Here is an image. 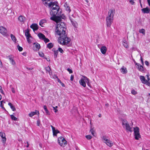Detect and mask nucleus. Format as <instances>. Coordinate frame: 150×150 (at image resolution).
I'll use <instances>...</instances> for the list:
<instances>
[{
    "mask_svg": "<svg viewBox=\"0 0 150 150\" xmlns=\"http://www.w3.org/2000/svg\"><path fill=\"white\" fill-rule=\"evenodd\" d=\"M57 23L55 30V34L60 36L58 38V42L62 45H66L70 41V39L67 36L66 28L62 19H52Z\"/></svg>",
    "mask_w": 150,
    "mask_h": 150,
    "instance_id": "nucleus-1",
    "label": "nucleus"
},
{
    "mask_svg": "<svg viewBox=\"0 0 150 150\" xmlns=\"http://www.w3.org/2000/svg\"><path fill=\"white\" fill-rule=\"evenodd\" d=\"M42 3L46 6H48L50 8L52 6L51 9L50 14H52L53 16L57 14V10L59 9V7L57 5V2L55 1L54 2H51L50 3L48 4L47 2L50 1V0H41Z\"/></svg>",
    "mask_w": 150,
    "mask_h": 150,
    "instance_id": "nucleus-2",
    "label": "nucleus"
},
{
    "mask_svg": "<svg viewBox=\"0 0 150 150\" xmlns=\"http://www.w3.org/2000/svg\"><path fill=\"white\" fill-rule=\"evenodd\" d=\"M133 131L135 139L136 140H139V139L141 137V136L139 133V128L137 127H134Z\"/></svg>",
    "mask_w": 150,
    "mask_h": 150,
    "instance_id": "nucleus-3",
    "label": "nucleus"
},
{
    "mask_svg": "<svg viewBox=\"0 0 150 150\" xmlns=\"http://www.w3.org/2000/svg\"><path fill=\"white\" fill-rule=\"evenodd\" d=\"M122 125L124 128H125L127 132H131V127L128 122L125 119L122 120Z\"/></svg>",
    "mask_w": 150,
    "mask_h": 150,
    "instance_id": "nucleus-4",
    "label": "nucleus"
},
{
    "mask_svg": "<svg viewBox=\"0 0 150 150\" xmlns=\"http://www.w3.org/2000/svg\"><path fill=\"white\" fill-rule=\"evenodd\" d=\"M59 8L57 10V14L55 15V16H53L52 14H50L51 16L50 18V19H64L66 18L64 14H57L58 12L59 11Z\"/></svg>",
    "mask_w": 150,
    "mask_h": 150,
    "instance_id": "nucleus-5",
    "label": "nucleus"
},
{
    "mask_svg": "<svg viewBox=\"0 0 150 150\" xmlns=\"http://www.w3.org/2000/svg\"><path fill=\"white\" fill-rule=\"evenodd\" d=\"M58 141L59 144L61 146H64L67 144V142L65 139L63 137H60L58 138Z\"/></svg>",
    "mask_w": 150,
    "mask_h": 150,
    "instance_id": "nucleus-6",
    "label": "nucleus"
},
{
    "mask_svg": "<svg viewBox=\"0 0 150 150\" xmlns=\"http://www.w3.org/2000/svg\"><path fill=\"white\" fill-rule=\"evenodd\" d=\"M103 142L105 143L109 147H111L113 145V143L108 140L105 136H103L102 138Z\"/></svg>",
    "mask_w": 150,
    "mask_h": 150,
    "instance_id": "nucleus-7",
    "label": "nucleus"
},
{
    "mask_svg": "<svg viewBox=\"0 0 150 150\" xmlns=\"http://www.w3.org/2000/svg\"><path fill=\"white\" fill-rule=\"evenodd\" d=\"M115 12V10L113 8L110 9L108 12V16L107 19H112Z\"/></svg>",
    "mask_w": 150,
    "mask_h": 150,
    "instance_id": "nucleus-8",
    "label": "nucleus"
},
{
    "mask_svg": "<svg viewBox=\"0 0 150 150\" xmlns=\"http://www.w3.org/2000/svg\"><path fill=\"white\" fill-rule=\"evenodd\" d=\"M84 79H81L79 80V83L83 87H85L86 86V83L84 81V80L87 81L88 83L89 79L86 76H84Z\"/></svg>",
    "mask_w": 150,
    "mask_h": 150,
    "instance_id": "nucleus-9",
    "label": "nucleus"
},
{
    "mask_svg": "<svg viewBox=\"0 0 150 150\" xmlns=\"http://www.w3.org/2000/svg\"><path fill=\"white\" fill-rule=\"evenodd\" d=\"M0 33L4 36L7 35V30L6 28L2 26H0Z\"/></svg>",
    "mask_w": 150,
    "mask_h": 150,
    "instance_id": "nucleus-10",
    "label": "nucleus"
},
{
    "mask_svg": "<svg viewBox=\"0 0 150 150\" xmlns=\"http://www.w3.org/2000/svg\"><path fill=\"white\" fill-rule=\"evenodd\" d=\"M136 65H137V68L139 71L143 73L146 72V69L141 64L136 63Z\"/></svg>",
    "mask_w": 150,
    "mask_h": 150,
    "instance_id": "nucleus-11",
    "label": "nucleus"
},
{
    "mask_svg": "<svg viewBox=\"0 0 150 150\" xmlns=\"http://www.w3.org/2000/svg\"><path fill=\"white\" fill-rule=\"evenodd\" d=\"M0 136L1 137L2 139L1 140L2 142L5 144L6 141V135L5 133L3 132H0Z\"/></svg>",
    "mask_w": 150,
    "mask_h": 150,
    "instance_id": "nucleus-12",
    "label": "nucleus"
},
{
    "mask_svg": "<svg viewBox=\"0 0 150 150\" xmlns=\"http://www.w3.org/2000/svg\"><path fill=\"white\" fill-rule=\"evenodd\" d=\"M64 6L65 7L66 11H67L68 13H69L71 11V10L70 9L69 5L67 4V2L64 3Z\"/></svg>",
    "mask_w": 150,
    "mask_h": 150,
    "instance_id": "nucleus-13",
    "label": "nucleus"
},
{
    "mask_svg": "<svg viewBox=\"0 0 150 150\" xmlns=\"http://www.w3.org/2000/svg\"><path fill=\"white\" fill-rule=\"evenodd\" d=\"M101 53L103 54H105L107 51V48L106 46H103L100 48Z\"/></svg>",
    "mask_w": 150,
    "mask_h": 150,
    "instance_id": "nucleus-14",
    "label": "nucleus"
},
{
    "mask_svg": "<svg viewBox=\"0 0 150 150\" xmlns=\"http://www.w3.org/2000/svg\"><path fill=\"white\" fill-rule=\"evenodd\" d=\"M140 79L142 83L146 84L147 83V80L145 79L144 76H140Z\"/></svg>",
    "mask_w": 150,
    "mask_h": 150,
    "instance_id": "nucleus-15",
    "label": "nucleus"
},
{
    "mask_svg": "<svg viewBox=\"0 0 150 150\" xmlns=\"http://www.w3.org/2000/svg\"><path fill=\"white\" fill-rule=\"evenodd\" d=\"M30 27L33 29L34 31L37 30L38 29V25L36 24H32L30 26Z\"/></svg>",
    "mask_w": 150,
    "mask_h": 150,
    "instance_id": "nucleus-16",
    "label": "nucleus"
},
{
    "mask_svg": "<svg viewBox=\"0 0 150 150\" xmlns=\"http://www.w3.org/2000/svg\"><path fill=\"white\" fill-rule=\"evenodd\" d=\"M36 114H39V112L38 110H35L34 112H32L28 114V116L30 117H32Z\"/></svg>",
    "mask_w": 150,
    "mask_h": 150,
    "instance_id": "nucleus-17",
    "label": "nucleus"
},
{
    "mask_svg": "<svg viewBox=\"0 0 150 150\" xmlns=\"http://www.w3.org/2000/svg\"><path fill=\"white\" fill-rule=\"evenodd\" d=\"M71 22L75 28H77L78 24V23L74 20V19H70Z\"/></svg>",
    "mask_w": 150,
    "mask_h": 150,
    "instance_id": "nucleus-18",
    "label": "nucleus"
},
{
    "mask_svg": "<svg viewBox=\"0 0 150 150\" xmlns=\"http://www.w3.org/2000/svg\"><path fill=\"white\" fill-rule=\"evenodd\" d=\"M112 22L113 19H106L107 26L108 27H110Z\"/></svg>",
    "mask_w": 150,
    "mask_h": 150,
    "instance_id": "nucleus-19",
    "label": "nucleus"
},
{
    "mask_svg": "<svg viewBox=\"0 0 150 150\" xmlns=\"http://www.w3.org/2000/svg\"><path fill=\"white\" fill-rule=\"evenodd\" d=\"M142 11L143 13H149L150 11V9L147 7L142 9Z\"/></svg>",
    "mask_w": 150,
    "mask_h": 150,
    "instance_id": "nucleus-20",
    "label": "nucleus"
},
{
    "mask_svg": "<svg viewBox=\"0 0 150 150\" xmlns=\"http://www.w3.org/2000/svg\"><path fill=\"white\" fill-rule=\"evenodd\" d=\"M29 32L30 31L28 29H27L25 30V35L26 38L28 37L32 38Z\"/></svg>",
    "mask_w": 150,
    "mask_h": 150,
    "instance_id": "nucleus-21",
    "label": "nucleus"
},
{
    "mask_svg": "<svg viewBox=\"0 0 150 150\" xmlns=\"http://www.w3.org/2000/svg\"><path fill=\"white\" fill-rule=\"evenodd\" d=\"M121 72L123 74H126L127 72V69L124 67H122L120 69Z\"/></svg>",
    "mask_w": 150,
    "mask_h": 150,
    "instance_id": "nucleus-22",
    "label": "nucleus"
},
{
    "mask_svg": "<svg viewBox=\"0 0 150 150\" xmlns=\"http://www.w3.org/2000/svg\"><path fill=\"white\" fill-rule=\"evenodd\" d=\"M47 22L46 19H41L40 22L39 24L42 27H43L42 25L43 23H46Z\"/></svg>",
    "mask_w": 150,
    "mask_h": 150,
    "instance_id": "nucleus-23",
    "label": "nucleus"
},
{
    "mask_svg": "<svg viewBox=\"0 0 150 150\" xmlns=\"http://www.w3.org/2000/svg\"><path fill=\"white\" fill-rule=\"evenodd\" d=\"M53 135L57 136V134L59 133V131L57 129H55L52 130Z\"/></svg>",
    "mask_w": 150,
    "mask_h": 150,
    "instance_id": "nucleus-24",
    "label": "nucleus"
},
{
    "mask_svg": "<svg viewBox=\"0 0 150 150\" xmlns=\"http://www.w3.org/2000/svg\"><path fill=\"white\" fill-rule=\"evenodd\" d=\"M38 36L40 39L43 40L45 38V36L44 35L41 33H39L38 35Z\"/></svg>",
    "mask_w": 150,
    "mask_h": 150,
    "instance_id": "nucleus-25",
    "label": "nucleus"
},
{
    "mask_svg": "<svg viewBox=\"0 0 150 150\" xmlns=\"http://www.w3.org/2000/svg\"><path fill=\"white\" fill-rule=\"evenodd\" d=\"M33 44L35 45V46L36 47V49H35V50H39L40 48V45L39 43H34Z\"/></svg>",
    "mask_w": 150,
    "mask_h": 150,
    "instance_id": "nucleus-26",
    "label": "nucleus"
},
{
    "mask_svg": "<svg viewBox=\"0 0 150 150\" xmlns=\"http://www.w3.org/2000/svg\"><path fill=\"white\" fill-rule=\"evenodd\" d=\"M43 108L45 111L47 115H50V114L47 108V107L46 105H44Z\"/></svg>",
    "mask_w": 150,
    "mask_h": 150,
    "instance_id": "nucleus-27",
    "label": "nucleus"
},
{
    "mask_svg": "<svg viewBox=\"0 0 150 150\" xmlns=\"http://www.w3.org/2000/svg\"><path fill=\"white\" fill-rule=\"evenodd\" d=\"M8 105L11 108L13 111H15L16 110V108L15 107L13 106L11 103H9Z\"/></svg>",
    "mask_w": 150,
    "mask_h": 150,
    "instance_id": "nucleus-28",
    "label": "nucleus"
},
{
    "mask_svg": "<svg viewBox=\"0 0 150 150\" xmlns=\"http://www.w3.org/2000/svg\"><path fill=\"white\" fill-rule=\"evenodd\" d=\"M139 32L140 33H142L144 35H145V31L144 29H140L139 30Z\"/></svg>",
    "mask_w": 150,
    "mask_h": 150,
    "instance_id": "nucleus-29",
    "label": "nucleus"
},
{
    "mask_svg": "<svg viewBox=\"0 0 150 150\" xmlns=\"http://www.w3.org/2000/svg\"><path fill=\"white\" fill-rule=\"evenodd\" d=\"M11 37L12 40L15 42H16V39L15 36L12 34H11Z\"/></svg>",
    "mask_w": 150,
    "mask_h": 150,
    "instance_id": "nucleus-30",
    "label": "nucleus"
},
{
    "mask_svg": "<svg viewBox=\"0 0 150 150\" xmlns=\"http://www.w3.org/2000/svg\"><path fill=\"white\" fill-rule=\"evenodd\" d=\"M53 46V45L52 43H50L47 45V47L49 49H51Z\"/></svg>",
    "mask_w": 150,
    "mask_h": 150,
    "instance_id": "nucleus-31",
    "label": "nucleus"
},
{
    "mask_svg": "<svg viewBox=\"0 0 150 150\" xmlns=\"http://www.w3.org/2000/svg\"><path fill=\"white\" fill-rule=\"evenodd\" d=\"M122 44L124 47L126 48L128 47V44L126 41H123Z\"/></svg>",
    "mask_w": 150,
    "mask_h": 150,
    "instance_id": "nucleus-32",
    "label": "nucleus"
},
{
    "mask_svg": "<svg viewBox=\"0 0 150 150\" xmlns=\"http://www.w3.org/2000/svg\"><path fill=\"white\" fill-rule=\"evenodd\" d=\"M45 69L46 71L50 74V71L51 70L50 67L49 66H48L45 68Z\"/></svg>",
    "mask_w": 150,
    "mask_h": 150,
    "instance_id": "nucleus-33",
    "label": "nucleus"
},
{
    "mask_svg": "<svg viewBox=\"0 0 150 150\" xmlns=\"http://www.w3.org/2000/svg\"><path fill=\"white\" fill-rule=\"evenodd\" d=\"M58 50L54 51V58H56L57 57V55L58 54Z\"/></svg>",
    "mask_w": 150,
    "mask_h": 150,
    "instance_id": "nucleus-34",
    "label": "nucleus"
},
{
    "mask_svg": "<svg viewBox=\"0 0 150 150\" xmlns=\"http://www.w3.org/2000/svg\"><path fill=\"white\" fill-rule=\"evenodd\" d=\"M11 119L13 120H16L17 119V118L15 117L13 115H11Z\"/></svg>",
    "mask_w": 150,
    "mask_h": 150,
    "instance_id": "nucleus-35",
    "label": "nucleus"
},
{
    "mask_svg": "<svg viewBox=\"0 0 150 150\" xmlns=\"http://www.w3.org/2000/svg\"><path fill=\"white\" fill-rule=\"evenodd\" d=\"M90 132H91V134L93 135L94 136V133L95 132V130L93 128H91L90 130Z\"/></svg>",
    "mask_w": 150,
    "mask_h": 150,
    "instance_id": "nucleus-36",
    "label": "nucleus"
},
{
    "mask_svg": "<svg viewBox=\"0 0 150 150\" xmlns=\"http://www.w3.org/2000/svg\"><path fill=\"white\" fill-rule=\"evenodd\" d=\"M7 58H8L10 61V62L13 59L11 55H9V56L7 57Z\"/></svg>",
    "mask_w": 150,
    "mask_h": 150,
    "instance_id": "nucleus-37",
    "label": "nucleus"
},
{
    "mask_svg": "<svg viewBox=\"0 0 150 150\" xmlns=\"http://www.w3.org/2000/svg\"><path fill=\"white\" fill-rule=\"evenodd\" d=\"M17 47L18 50L19 51H22L23 48L22 47H20L19 45H18Z\"/></svg>",
    "mask_w": 150,
    "mask_h": 150,
    "instance_id": "nucleus-38",
    "label": "nucleus"
},
{
    "mask_svg": "<svg viewBox=\"0 0 150 150\" xmlns=\"http://www.w3.org/2000/svg\"><path fill=\"white\" fill-rule=\"evenodd\" d=\"M86 138L88 139H90L92 138V136L90 135H86Z\"/></svg>",
    "mask_w": 150,
    "mask_h": 150,
    "instance_id": "nucleus-39",
    "label": "nucleus"
},
{
    "mask_svg": "<svg viewBox=\"0 0 150 150\" xmlns=\"http://www.w3.org/2000/svg\"><path fill=\"white\" fill-rule=\"evenodd\" d=\"M30 37H28L27 38H26L29 44H30L31 43V41L30 39Z\"/></svg>",
    "mask_w": 150,
    "mask_h": 150,
    "instance_id": "nucleus-40",
    "label": "nucleus"
},
{
    "mask_svg": "<svg viewBox=\"0 0 150 150\" xmlns=\"http://www.w3.org/2000/svg\"><path fill=\"white\" fill-rule=\"evenodd\" d=\"M10 62L11 63V64L13 66L15 65L16 64V63L13 59Z\"/></svg>",
    "mask_w": 150,
    "mask_h": 150,
    "instance_id": "nucleus-41",
    "label": "nucleus"
},
{
    "mask_svg": "<svg viewBox=\"0 0 150 150\" xmlns=\"http://www.w3.org/2000/svg\"><path fill=\"white\" fill-rule=\"evenodd\" d=\"M57 50L58 51H59L61 53H63V52H64L63 50L62 49V48L60 47H59Z\"/></svg>",
    "mask_w": 150,
    "mask_h": 150,
    "instance_id": "nucleus-42",
    "label": "nucleus"
},
{
    "mask_svg": "<svg viewBox=\"0 0 150 150\" xmlns=\"http://www.w3.org/2000/svg\"><path fill=\"white\" fill-rule=\"evenodd\" d=\"M40 124V120L38 119L37 121V125L39 126Z\"/></svg>",
    "mask_w": 150,
    "mask_h": 150,
    "instance_id": "nucleus-43",
    "label": "nucleus"
},
{
    "mask_svg": "<svg viewBox=\"0 0 150 150\" xmlns=\"http://www.w3.org/2000/svg\"><path fill=\"white\" fill-rule=\"evenodd\" d=\"M43 40L45 43L47 42L50 41L49 40L48 38H46L45 37V38H44V39H43Z\"/></svg>",
    "mask_w": 150,
    "mask_h": 150,
    "instance_id": "nucleus-44",
    "label": "nucleus"
},
{
    "mask_svg": "<svg viewBox=\"0 0 150 150\" xmlns=\"http://www.w3.org/2000/svg\"><path fill=\"white\" fill-rule=\"evenodd\" d=\"M39 54L40 57H43L44 56V54L42 52H39Z\"/></svg>",
    "mask_w": 150,
    "mask_h": 150,
    "instance_id": "nucleus-45",
    "label": "nucleus"
},
{
    "mask_svg": "<svg viewBox=\"0 0 150 150\" xmlns=\"http://www.w3.org/2000/svg\"><path fill=\"white\" fill-rule=\"evenodd\" d=\"M137 93V92L134 90H132V94L134 95H135Z\"/></svg>",
    "mask_w": 150,
    "mask_h": 150,
    "instance_id": "nucleus-46",
    "label": "nucleus"
},
{
    "mask_svg": "<svg viewBox=\"0 0 150 150\" xmlns=\"http://www.w3.org/2000/svg\"><path fill=\"white\" fill-rule=\"evenodd\" d=\"M67 70L69 72L70 74H71L73 73L72 70L69 68H68L67 69Z\"/></svg>",
    "mask_w": 150,
    "mask_h": 150,
    "instance_id": "nucleus-47",
    "label": "nucleus"
},
{
    "mask_svg": "<svg viewBox=\"0 0 150 150\" xmlns=\"http://www.w3.org/2000/svg\"><path fill=\"white\" fill-rule=\"evenodd\" d=\"M74 79V76L73 75H71V76L70 80L71 81H73Z\"/></svg>",
    "mask_w": 150,
    "mask_h": 150,
    "instance_id": "nucleus-48",
    "label": "nucleus"
},
{
    "mask_svg": "<svg viewBox=\"0 0 150 150\" xmlns=\"http://www.w3.org/2000/svg\"><path fill=\"white\" fill-rule=\"evenodd\" d=\"M0 92H1V93L2 94L4 95V93L3 91L2 90V89L1 87V86H0Z\"/></svg>",
    "mask_w": 150,
    "mask_h": 150,
    "instance_id": "nucleus-49",
    "label": "nucleus"
},
{
    "mask_svg": "<svg viewBox=\"0 0 150 150\" xmlns=\"http://www.w3.org/2000/svg\"><path fill=\"white\" fill-rule=\"evenodd\" d=\"M23 18H25L23 16H20L18 17V19H23Z\"/></svg>",
    "mask_w": 150,
    "mask_h": 150,
    "instance_id": "nucleus-50",
    "label": "nucleus"
},
{
    "mask_svg": "<svg viewBox=\"0 0 150 150\" xmlns=\"http://www.w3.org/2000/svg\"><path fill=\"white\" fill-rule=\"evenodd\" d=\"M3 67V65L2 63V62H1V61L0 59V67L1 68H2Z\"/></svg>",
    "mask_w": 150,
    "mask_h": 150,
    "instance_id": "nucleus-51",
    "label": "nucleus"
},
{
    "mask_svg": "<svg viewBox=\"0 0 150 150\" xmlns=\"http://www.w3.org/2000/svg\"><path fill=\"white\" fill-rule=\"evenodd\" d=\"M53 108L54 110V112H57L58 111V110L55 107H53Z\"/></svg>",
    "mask_w": 150,
    "mask_h": 150,
    "instance_id": "nucleus-52",
    "label": "nucleus"
},
{
    "mask_svg": "<svg viewBox=\"0 0 150 150\" xmlns=\"http://www.w3.org/2000/svg\"><path fill=\"white\" fill-rule=\"evenodd\" d=\"M145 63L146 65L147 66H149V62L147 61H146L145 62Z\"/></svg>",
    "mask_w": 150,
    "mask_h": 150,
    "instance_id": "nucleus-53",
    "label": "nucleus"
},
{
    "mask_svg": "<svg viewBox=\"0 0 150 150\" xmlns=\"http://www.w3.org/2000/svg\"><path fill=\"white\" fill-rule=\"evenodd\" d=\"M45 58L46 59V60L47 61H50V59H49V58L48 57H45Z\"/></svg>",
    "mask_w": 150,
    "mask_h": 150,
    "instance_id": "nucleus-54",
    "label": "nucleus"
},
{
    "mask_svg": "<svg viewBox=\"0 0 150 150\" xmlns=\"http://www.w3.org/2000/svg\"><path fill=\"white\" fill-rule=\"evenodd\" d=\"M11 91H12V93H15V91L14 89V88H11Z\"/></svg>",
    "mask_w": 150,
    "mask_h": 150,
    "instance_id": "nucleus-55",
    "label": "nucleus"
},
{
    "mask_svg": "<svg viewBox=\"0 0 150 150\" xmlns=\"http://www.w3.org/2000/svg\"><path fill=\"white\" fill-rule=\"evenodd\" d=\"M141 60L142 64L144 65V62H143V59L142 58V57H141Z\"/></svg>",
    "mask_w": 150,
    "mask_h": 150,
    "instance_id": "nucleus-56",
    "label": "nucleus"
},
{
    "mask_svg": "<svg viewBox=\"0 0 150 150\" xmlns=\"http://www.w3.org/2000/svg\"><path fill=\"white\" fill-rule=\"evenodd\" d=\"M57 79L58 82L60 83H61L62 81H61L57 77Z\"/></svg>",
    "mask_w": 150,
    "mask_h": 150,
    "instance_id": "nucleus-57",
    "label": "nucleus"
},
{
    "mask_svg": "<svg viewBox=\"0 0 150 150\" xmlns=\"http://www.w3.org/2000/svg\"><path fill=\"white\" fill-rule=\"evenodd\" d=\"M60 83L61 84V85L62 86H63V87L65 86V85L63 83L61 82V83Z\"/></svg>",
    "mask_w": 150,
    "mask_h": 150,
    "instance_id": "nucleus-58",
    "label": "nucleus"
},
{
    "mask_svg": "<svg viewBox=\"0 0 150 150\" xmlns=\"http://www.w3.org/2000/svg\"><path fill=\"white\" fill-rule=\"evenodd\" d=\"M147 76V79H148V81H147V82L148 81H149V80H150V79H149V76L148 75H146Z\"/></svg>",
    "mask_w": 150,
    "mask_h": 150,
    "instance_id": "nucleus-59",
    "label": "nucleus"
},
{
    "mask_svg": "<svg viewBox=\"0 0 150 150\" xmlns=\"http://www.w3.org/2000/svg\"><path fill=\"white\" fill-rule=\"evenodd\" d=\"M149 6H150V0H147Z\"/></svg>",
    "mask_w": 150,
    "mask_h": 150,
    "instance_id": "nucleus-60",
    "label": "nucleus"
},
{
    "mask_svg": "<svg viewBox=\"0 0 150 150\" xmlns=\"http://www.w3.org/2000/svg\"><path fill=\"white\" fill-rule=\"evenodd\" d=\"M51 127L52 128V130L55 129V128L52 125H51Z\"/></svg>",
    "mask_w": 150,
    "mask_h": 150,
    "instance_id": "nucleus-61",
    "label": "nucleus"
},
{
    "mask_svg": "<svg viewBox=\"0 0 150 150\" xmlns=\"http://www.w3.org/2000/svg\"><path fill=\"white\" fill-rule=\"evenodd\" d=\"M26 52H24L23 53V55H24V56H26Z\"/></svg>",
    "mask_w": 150,
    "mask_h": 150,
    "instance_id": "nucleus-62",
    "label": "nucleus"
},
{
    "mask_svg": "<svg viewBox=\"0 0 150 150\" xmlns=\"http://www.w3.org/2000/svg\"><path fill=\"white\" fill-rule=\"evenodd\" d=\"M27 145L26 146V147H28V146H29V144H28V142H27Z\"/></svg>",
    "mask_w": 150,
    "mask_h": 150,
    "instance_id": "nucleus-63",
    "label": "nucleus"
},
{
    "mask_svg": "<svg viewBox=\"0 0 150 150\" xmlns=\"http://www.w3.org/2000/svg\"><path fill=\"white\" fill-rule=\"evenodd\" d=\"M105 105L107 106H108V103H106L105 104Z\"/></svg>",
    "mask_w": 150,
    "mask_h": 150,
    "instance_id": "nucleus-64",
    "label": "nucleus"
}]
</instances>
